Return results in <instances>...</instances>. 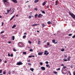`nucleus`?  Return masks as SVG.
Returning <instances> with one entry per match:
<instances>
[{
  "instance_id": "nucleus-1",
  "label": "nucleus",
  "mask_w": 75,
  "mask_h": 75,
  "mask_svg": "<svg viewBox=\"0 0 75 75\" xmlns=\"http://www.w3.org/2000/svg\"><path fill=\"white\" fill-rule=\"evenodd\" d=\"M69 14L73 18L75 19V15L74 14L72 13H71L70 12L69 13Z\"/></svg>"
},
{
  "instance_id": "nucleus-2",
  "label": "nucleus",
  "mask_w": 75,
  "mask_h": 75,
  "mask_svg": "<svg viewBox=\"0 0 75 75\" xmlns=\"http://www.w3.org/2000/svg\"><path fill=\"white\" fill-rule=\"evenodd\" d=\"M3 3H4V4L5 5H7L8 2L7 1V0H3Z\"/></svg>"
},
{
  "instance_id": "nucleus-3",
  "label": "nucleus",
  "mask_w": 75,
  "mask_h": 75,
  "mask_svg": "<svg viewBox=\"0 0 75 75\" xmlns=\"http://www.w3.org/2000/svg\"><path fill=\"white\" fill-rule=\"evenodd\" d=\"M23 64L22 62H19L17 63L16 65H20Z\"/></svg>"
},
{
  "instance_id": "nucleus-4",
  "label": "nucleus",
  "mask_w": 75,
  "mask_h": 75,
  "mask_svg": "<svg viewBox=\"0 0 75 75\" xmlns=\"http://www.w3.org/2000/svg\"><path fill=\"white\" fill-rule=\"evenodd\" d=\"M47 51L45 50V53H44V54H45L46 55H47L48 54H49V53L48 52H47Z\"/></svg>"
},
{
  "instance_id": "nucleus-5",
  "label": "nucleus",
  "mask_w": 75,
  "mask_h": 75,
  "mask_svg": "<svg viewBox=\"0 0 75 75\" xmlns=\"http://www.w3.org/2000/svg\"><path fill=\"white\" fill-rule=\"evenodd\" d=\"M43 15H42L41 14H39V15L38 16V17L40 18V17H41Z\"/></svg>"
},
{
  "instance_id": "nucleus-6",
  "label": "nucleus",
  "mask_w": 75,
  "mask_h": 75,
  "mask_svg": "<svg viewBox=\"0 0 75 75\" xmlns=\"http://www.w3.org/2000/svg\"><path fill=\"white\" fill-rule=\"evenodd\" d=\"M39 25V24H33V25H32V26L33 27V26H34L38 25Z\"/></svg>"
},
{
  "instance_id": "nucleus-7",
  "label": "nucleus",
  "mask_w": 75,
  "mask_h": 75,
  "mask_svg": "<svg viewBox=\"0 0 75 75\" xmlns=\"http://www.w3.org/2000/svg\"><path fill=\"white\" fill-rule=\"evenodd\" d=\"M43 53V52H39L38 53V54L39 55H42Z\"/></svg>"
},
{
  "instance_id": "nucleus-8",
  "label": "nucleus",
  "mask_w": 75,
  "mask_h": 75,
  "mask_svg": "<svg viewBox=\"0 0 75 75\" xmlns=\"http://www.w3.org/2000/svg\"><path fill=\"white\" fill-rule=\"evenodd\" d=\"M41 69L42 70H45V67H41Z\"/></svg>"
},
{
  "instance_id": "nucleus-9",
  "label": "nucleus",
  "mask_w": 75,
  "mask_h": 75,
  "mask_svg": "<svg viewBox=\"0 0 75 75\" xmlns=\"http://www.w3.org/2000/svg\"><path fill=\"white\" fill-rule=\"evenodd\" d=\"M12 1L16 3H17L18 2V1H17V0H12Z\"/></svg>"
},
{
  "instance_id": "nucleus-10",
  "label": "nucleus",
  "mask_w": 75,
  "mask_h": 75,
  "mask_svg": "<svg viewBox=\"0 0 75 75\" xmlns=\"http://www.w3.org/2000/svg\"><path fill=\"white\" fill-rule=\"evenodd\" d=\"M46 4V2L45 1H44V2H43V4H42V6H45Z\"/></svg>"
},
{
  "instance_id": "nucleus-11",
  "label": "nucleus",
  "mask_w": 75,
  "mask_h": 75,
  "mask_svg": "<svg viewBox=\"0 0 75 75\" xmlns=\"http://www.w3.org/2000/svg\"><path fill=\"white\" fill-rule=\"evenodd\" d=\"M16 27V25H14L12 27V28L13 29L14 28Z\"/></svg>"
},
{
  "instance_id": "nucleus-12",
  "label": "nucleus",
  "mask_w": 75,
  "mask_h": 75,
  "mask_svg": "<svg viewBox=\"0 0 75 75\" xmlns=\"http://www.w3.org/2000/svg\"><path fill=\"white\" fill-rule=\"evenodd\" d=\"M13 51L14 52H16L17 51V50L16 49V47H14L13 49Z\"/></svg>"
},
{
  "instance_id": "nucleus-13",
  "label": "nucleus",
  "mask_w": 75,
  "mask_h": 75,
  "mask_svg": "<svg viewBox=\"0 0 75 75\" xmlns=\"http://www.w3.org/2000/svg\"><path fill=\"white\" fill-rule=\"evenodd\" d=\"M15 17V15H14L10 19V21L12 19H13V18Z\"/></svg>"
},
{
  "instance_id": "nucleus-14",
  "label": "nucleus",
  "mask_w": 75,
  "mask_h": 75,
  "mask_svg": "<svg viewBox=\"0 0 75 75\" xmlns=\"http://www.w3.org/2000/svg\"><path fill=\"white\" fill-rule=\"evenodd\" d=\"M15 39V37H14V36H12V40H14Z\"/></svg>"
},
{
  "instance_id": "nucleus-15",
  "label": "nucleus",
  "mask_w": 75,
  "mask_h": 75,
  "mask_svg": "<svg viewBox=\"0 0 75 75\" xmlns=\"http://www.w3.org/2000/svg\"><path fill=\"white\" fill-rule=\"evenodd\" d=\"M30 70H31L32 71H33L34 70V69L33 68H31L30 69Z\"/></svg>"
},
{
  "instance_id": "nucleus-16",
  "label": "nucleus",
  "mask_w": 75,
  "mask_h": 75,
  "mask_svg": "<svg viewBox=\"0 0 75 75\" xmlns=\"http://www.w3.org/2000/svg\"><path fill=\"white\" fill-rule=\"evenodd\" d=\"M38 16V14H36L35 15V18H37V16Z\"/></svg>"
},
{
  "instance_id": "nucleus-17",
  "label": "nucleus",
  "mask_w": 75,
  "mask_h": 75,
  "mask_svg": "<svg viewBox=\"0 0 75 75\" xmlns=\"http://www.w3.org/2000/svg\"><path fill=\"white\" fill-rule=\"evenodd\" d=\"M63 60L64 61L66 62L67 61V59H64Z\"/></svg>"
},
{
  "instance_id": "nucleus-18",
  "label": "nucleus",
  "mask_w": 75,
  "mask_h": 75,
  "mask_svg": "<svg viewBox=\"0 0 75 75\" xmlns=\"http://www.w3.org/2000/svg\"><path fill=\"white\" fill-rule=\"evenodd\" d=\"M38 1L39 0H35V1H34V2L35 3H37Z\"/></svg>"
},
{
  "instance_id": "nucleus-19",
  "label": "nucleus",
  "mask_w": 75,
  "mask_h": 75,
  "mask_svg": "<svg viewBox=\"0 0 75 75\" xmlns=\"http://www.w3.org/2000/svg\"><path fill=\"white\" fill-rule=\"evenodd\" d=\"M64 49L63 48H62L61 50V51H62V52H63L64 51Z\"/></svg>"
},
{
  "instance_id": "nucleus-20",
  "label": "nucleus",
  "mask_w": 75,
  "mask_h": 75,
  "mask_svg": "<svg viewBox=\"0 0 75 75\" xmlns=\"http://www.w3.org/2000/svg\"><path fill=\"white\" fill-rule=\"evenodd\" d=\"M52 41L53 43H54L55 44H56L57 43H54V42H55V40H53Z\"/></svg>"
},
{
  "instance_id": "nucleus-21",
  "label": "nucleus",
  "mask_w": 75,
  "mask_h": 75,
  "mask_svg": "<svg viewBox=\"0 0 75 75\" xmlns=\"http://www.w3.org/2000/svg\"><path fill=\"white\" fill-rule=\"evenodd\" d=\"M27 54V53L25 52H23V54L24 55H25Z\"/></svg>"
},
{
  "instance_id": "nucleus-22",
  "label": "nucleus",
  "mask_w": 75,
  "mask_h": 75,
  "mask_svg": "<svg viewBox=\"0 0 75 75\" xmlns=\"http://www.w3.org/2000/svg\"><path fill=\"white\" fill-rule=\"evenodd\" d=\"M42 25L43 26V27H42V28L44 27H45V26H46V25H45V24H42Z\"/></svg>"
},
{
  "instance_id": "nucleus-23",
  "label": "nucleus",
  "mask_w": 75,
  "mask_h": 75,
  "mask_svg": "<svg viewBox=\"0 0 75 75\" xmlns=\"http://www.w3.org/2000/svg\"><path fill=\"white\" fill-rule=\"evenodd\" d=\"M25 38H26V35H24L23 36V39H25Z\"/></svg>"
},
{
  "instance_id": "nucleus-24",
  "label": "nucleus",
  "mask_w": 75,
  "mask_h": 75,
  "mask_svg": "<svg viewBox=\"0 0 75 75\" xmlns=\"http://www.w3.org/2000/svg\"><path fill=\"white\" fill-rule=\"evenodd\" d=\"M70 57H69L68 58H67V59H68V60H70Z\"/></svg>"
},
{
  "instance_id": "nucleus-25",
  "label": "nucleus",
  "mask_w": 75,
  "mask_h": 75,
  "mask_svg": "<svg viewBox=\"0 0 75 75\" xmlns=\"http://www.w3.org/2000/svg\"><path fill=\"white\" fill-rule=\"evenodd\" d=\"M41 11H42V13H43V14H45V12L44 11H42V10H41Z\"/></svg>"
},
{
  "instance_id": "nucleus-26",
  "label": "nucleus",
  "mask_w": 75,
  "mask_h": 75,
  "mask_svg": "<svg viewBox=\"0 0 75 75\" xmlns=\"http://www.w3.org/2000/svg\"><path fill=\"white\" fill-rule=\"evenodd\" d=\"M40 42H41L40 41H39L38 44V45H40Z\"/></svg>"
},
{
  "instance_id": "nucleus-27",
  "label": "nucleus",
  "mask_w": 75,
  "mask_h": 75,
  "mask_svg": "<svg viewBox=\"0 0 75 75\" xmlns=\"http://www.w3.org/2000/svg\"><path fill=\"white\" fill-rule=\"evenodd\" d=\"M6 71H4L3 73V74H6Z\"/></svg>"
},
{
  "instance_id": "nucleus-28",
  "label": "nucleus",
  "mask_w": 75,
  "mask_h": 75,
  "mask_svg": "<svg viewBox=\"0 0 75 75\" xmlns=\"http://www.w3.org/2000/svg\"><path fill=\"white\" fill-rule=\"evenodd\" d=\"M4 30H2V31L1 32V34L3 33H4Z\"/></svg>"
},
{
  "instance_id": "nucleus-29",
  "label": "nucleus",
  "mask_w": 75,
  "mask_h": 75,
  "mask_svg": "<svg viewBox=\"0 0 75 75\" xmlns=\"http://www.w3.org/2000/svg\"><path fill=\"white\" fill-rule=\"evenodd\" d=\"M28 65H30L31 66V64L30 63H28Z\"/></svg>"
},
{
  "instance_id": "nucleus-30",
  "label": "nucleus",
  "mask_w": 75,
  "mask_h": 75,
  "mask_svg": "<svg viewBox=\"0 0 75 75\" xmlns=\"http://www.w3.org/2000/svg\"><path fill=\"white\" fill-rule=\"evenodd\" d=\"M32 18V16H29L28 17V18H29V19H30L31 18Z\"/></svg>"
},
{
  "instance_id": "nucleus-31",
  "label": "nucleus",
  "mask_w": 75,
  "mask_h": 75,
  "mask_svg": "<svg viewBox=\"0 0 75 75\" xmlns=\"http://www.w3.org/2000/svg\"><path fill=\"white\" fill-rule=\"evenodd\" d=\"M28 42L29 43H30V44H31V41H30V40H29V41H28Z\"/></svg>"
},
{
  "instance_id": "nucleus-32",
  "label": "nucleus",
  "mask_w": 75,
  "mask_h": 75,
  "mask_svg": "<svg viewBox=\"0 0 75 75\" xmlns=\"http://www.w3.org/2000/svg\"><path fill=\"white\" fill-rule=\"evenodd\" d=\"M2 70H0V74L2 73Z\"/></svg>"
},
{
  "instance_id": "nucleus-33",
  "label": "nucleus",
  "mask_w": 75,
  "mask_h": 75,
  "mask_svg": "<svg viewBox=\"0 0 75 75\" xmlns=\"http://www.w3.org/2000/svg\"><path fill=\"white\" fill-rule=\"evenodd\" d=\"M47 23L48 24H51V22H50V21H48V22H47Z\"/></svg>"
},
{
  "instance_id": "nucleus-34",
  "label": "nucleus",
  "mask_w": 75,
  "mask_h": 75,
  "mask_svg": "<svg viewBox=\"0 0 75 75\" xmlns=\"http://www.w3.org/2000/svg\"><path fill=\"white\" fill-rule=\"evenodd\" d=\"M10 11H11V10H7V12L8 13H9V12H10Z\"/></svg>"
},
{
  "instance_id": "nucleus-35",
  "label": "nucleus",
  "mask_w": 75,
  "mask_h": 75,
  "mask_svg": "<svg viewBox=\"0 0 75 75\" xmlns=\"http://www.w3.org/2000/svg\"><path fill=\"white\" fill-rule=\"evenodd\" d=\"M47 45H49V46H50V44H49V42H47Z\"/></svg>"
},
{
  "instance_id": "nucleus-36",
  "label": "nucleus",
  "mask_w": 75,
  "mask_h": 75,
  "mask_svg": "<svg viewBox=\"0 0 75 75\" xmlns=\"http://www.w3.org/2000/svg\"><path fill=\"white\" fill-rule=\"evenodd\" d=\"M10 56L11 57H13V54H11L10 55Z\"/></svg>"
},
{
  "instance_id": "nucleus-37",
  "label": "nucleus",
  "mask_w": 75,
  "mask_h": 75,
  "mask_svg": "<svg viewBox=\"0 0 75 75\" xmlns=\"http://www.w3.org/2000/svg\"><path fill=\"white\" fill-rule=\"evenodd\" d=\"M4 24V23L2 22V25H1V26H3Z\"/></svg>"
},
{
  "instance_id": "nucleus-38",
  "label": "nucleus",
  "mask_w": 75,
  "mask_h": 75,
  "mask_svg": "<svg viewBox=\"0 0 75 75\" xmlns=\"http://www.w3.org/2000/svg\"><path fill=\"white\" fill-rule=\"evenodd\" d=\"M72 35V34H69L68 35H69V36H71Z\"/></svg>"
},
{
  "instance_id": "nucleus-39",
  "label": "nucleus",
  "mask_w": 75,
  "mask_h": 75,
  "mask_svg": "<svg viewBox=\"0 0 75 75\" xmlns=\"http://www.w3.org/2000/svg\"><path fill=\"white\" fill-rule=\"evenodd\" d=\"M40 65H43V63L42 62H40Z\"/></svg>"
},
{
  "instance_id": "nucleus-40",
  "label": "nucleus",
  "mask_w": 75,
  "mask_h": 75,
  "mask_svg": "<svg viewBox=\"0 0 75 75\" xmlns=\"http://www.w3.org/2000/svg\"><path fill=\"white\" fill-rule=\"evenodd\" d=\"M60 68H59L58 69H57V70L58 71V70H60Z\"/></svg>"
},
{
  "instance_id": "nucleus-41",
  "label": "nucleus",
  "mask_w": 75,
  "mask_h": 75,
  "mask_svg": "<svg viewBox=\"0 0 75 75\" xmlns=\"http://www.w3.org/2000/svg\"><path fill=\"white\" fill-rule=\"evenodd\" d=\"M29 51L30 52H32V51H33V50H32V49H31L30 50H29Z\"/></svg>"
},
{
  "instance_id": "nucleus-42",
  "label": "nucleus",
  "mask_w": 75,
  "mask_h": 75,
  "mask_svg": "<svg viewBox=\"0 0 75 75\" xmlns=\"http://www.w3.org/2000/svg\"><path fill=\"white\" fill-rule=\"evenodd\" d=\"M72 38H75V35H74V36H73L72 37Z\"/></svg>"
},
{
  "instance_id": "nucleus-43",
  "label": "nucleus",
  "mask_w": 75,
  "mask_h": 75,
  "mask_svg": "<svg viewBox=\"0 0 75 75\" xmlns=\"http://www.w3.org/2000/svg\"><path fill=\"white\" fill-rule=\"evenodd\" d=\"M69 75H71V72H70V71H69Z\"/></svg>"
},
{
  "instance_id": "nucleus-44",
  "label": "nucleus",
  "mask_w": 75,
  "mask_h": 75,
  "mask_svg": "<svg viewBox=\"0 0 75 75\" xmlns=\"http://www.w3.org/2000/svg\"><path fill=\"white\" fill-rule=\"evenodd\" d=\"M66 67H66V66H63V68H64V69H65V68H66Z\"/></svg>"
},
{
  "instance_id": "nucleus-45",
  "label": "nucleus",
  "mask_w": 75,
  "mask_h": 75,
  "mask_svg": "<svg viewBox=\"0 0 75 75\" xmlns=\"http://www.w3.org/2000/svg\"><path fill=\"white\" fill-rule=\"evenodd\" d=\"M11 43V41H8V43H9V44H10Z\"/></svg>"
},
{
  "instance_id": "nucleus-46",
  "label": "nucleus",
  "mask_w": 75,
  "mask_h": 75,
  "mask_svg": "<svg viewBox=\"0 0 75 75\" xmlns=\"http://www.w3.org/2000/svg\"><path fill=\"white\" fill-rule=\"evenodd\" d=\"M8 56H9V57H10V53H8Z\"/></svg>"
},
{
  "instance_id": "nucleus-47",
  "label": "nucleus",
  "mask_w": 75,
  "mask_h": 75,
  "mask_svg": "<svg viewBox=\"0 0 75 75\" xmlns=\"http://www.w3.org/2000/svg\"><path fill=\"white\" fill-rule=\"evenodd\" d=\"M46 66L47 67H49V65H48V64L46 65Z\"/></svg>"
},
{
  "instance_id": "nucleus-48",
  "label": "nucleus",
  "mask_w": 75,
  "mask_h": 75,
  "mask_svg": "<svg viewBox=\"0 0 75 75\" xmlns=\"http://www.w3.org/2000/svg\"><path fill=\"white\" fill-rule=\"evenodd\" d=\"M54 73L55 74H57V73L56 71L54 72Z\"/></svg>"
},
{
  "instance_id": "nucleus-49",
  "label": "nucleus",
  "mask_w": 75,
  "mask_h": 75,
  "mask_svg": "<svg viewBox=\"0 0 75 75\" xmlns=\"http://www.w3.org/2000/svg\"><path fill=\"white\" fill-rule=\"evenodd\" d=\"M45 63L47 64H48V62L47 61L45 62Z\"/></svg>"
},
{
  "instance_id": "nucleus-50",
  "label": "nucleus",
  "mask_w": 75,
  "mask_h": 75,
  "mask_svg": "<svg viewBox=\"0 0 75 75\" xmlns=\"http://www.w3.org/2000/svg\"><path fill=\"white\" fill-rule=\"evenodd\" d=\"M28 57L29 58H31V57H32V56H28Z\"/></svg>"
},
{
  "instance_id": "nucleus-51",
  "label": "nucleus",
  "mask_w": 75,
  "mask_h": 75,
  "mask_svg": "<svg viewBox=\"0 0 75 75\" xmlns=\"http://www.w3.org/2000/svg\"><path fill=\"white\" fill-rule=\"evenodd\" d=\"M74 75H75V71H74L73 72Z\"/></svg>"
},
{
  "instance_id": "nucleus-52",
  "label": "nucleus",
  "mask_w": 75,
  "mask_h": 75,
  "mask_svg": "<svg viewBox=\"0 0 75 75\" xmlns=\"http://www.w3.org/2000/svg\"><path fill=\"white\" fill-rule=\"evenodd\" d=\"M8 74H11V72H10V71H8Z\"/></svg>"
},
{
  "instance_id": "nucleus-53",
  "label": "nucleus",
  "mask_w": 75,
  "mask_h": 75,
  "mask_svg": "<svg viewBox=\"0 0 75 75\" xmlns=\"http://www.w3.org/2000/svg\"><path fill=\"white\" fill-rule=\"evenodd\" d=\"M2 61V59H0V62H1Z\"/></svg>"
},
{
  "instance_id": "nucleus-54",
  "label": "nucleus",
  "mask_w": 75,
  "mask_h": 75,
  "mask_svg": "<svg viewBox=\"0 0 75 75\" xmlns=\"http://www.w3.org/2000/svg\"><path fill=\"white\" fill-rule=\"evenodd\" d=\"M4 63H7V61H4Z\"/></svg>"
},
{
  "instance_id": "nucleus-55",
  "label": "nucleus",
  "mask_w": 75,
  "mask_h": 75,
  "mask_svg": "<svg viewBox=\"0 0 75 75\" xmlns=\"http://www.w3.org/2000/svg\"><path fill=\"white\" fill-rule=\"evenodd\" d=\"M35 10H36V11H37L38 10V9L37 8H35Z\"/></svg>"
},
{
  "instance_id": "nucleus-56",
  "label": "nucleus",
  "mask_w": 75,
  "mask_h": 75,
  "mask_svg": "<svg viewBox=\"0 0 75 75\" xmlns=\"http://www.w3.org/2000/svg\"><path fill=\"white\" fill-rule=\"evenodd\" d=\"M55 3H56L57 4V3H58L57 1H56V2H55Z\"/></svg>"
},
{
  "instance_id": "nucleus-57",
  "label": "nucleus",
  "mask_w": 75,
  "mask_h": 75,
  "mask_svg": "<svg viewBox=\"0 0 75 75\" xmlns=\"http://www.w3.org/2000/svg\"><path fill=\"white\" fill-rule=\"evenodd\" d=\"M14 10H15V9H14V10L13 11V12H12V13H13L14 12Z\"/></svg>"
},
{
  "instance_id": "nucleus-58",
  "label": "nucleus",
  "mask_w": 75,
  "mask_h": 75,
  "mask_svg": "<svg viewBox=\"0 0 75 75\" xmlns=\"http://www.w3.org/2000/svg\"><path fill=\"white\" fill-rule=\"evenodd\" d=\"M29 2V1H27L26 2V3H28Z\"/></svg>"
},
{
  "instance_id": "nucleus-59",
  "label": "nucleus",
  "mask_w": 75,
  "mask_h": 75,
  "mask_svg": "<svg viewBox=\"0 0 75 75\" xmlns=\"http://www.w3.org/2000/svg\"><path fill=\"white\" fill-rule=\"evenodd\" d=\"M64 56H65V57H67V56H66L65 55H64Z\"/></svg>"
},
{
  "instance_id": "nucleus-60",
  "label": "nucleus",
  "mask_w": 75,
  "mask_h": 75,
  "mask_svg": "<svg viewBox=\"0 0 75 75\" xmlns=\"http://www.w3.org/2000/svg\"><path fill=\"white\" fill-rule=\"evenodd\" d=\"M2 18V16H0V18Z\"/></svg>"
},
{
  "instance_id": "nucleus-61",
  "label": "nucleus",
  "mask_w": 75,
  "mask_h": 75,
  "mask_svg": "<svg viewBox=\"0 0 75 75\" xmlns=\"http://www.w3.org/2000/svg\"><path fill=\"white\" fill-rule=\"evenodd\" d=\"M28 7L29 8H30V5H29L28 6Z\"/></svg>"
},
{
  "instance_id": "nucleus-62",
  "label": "nucleus",
  "mask_w": 75,
  "mask_h": 75,
  "mask_svg": "<svg viewBox=\"0 0 75 75\" xmlns=\"http://www.w3.org/2000/svg\"><path fill=\"white\" fill-rule=\"evenodd\" d=\"M47 8H49V5H48L47 6Z\"/></svg>"
},
{
  "instance_id": "nucleus-63",
  "label": "nucleus",
  "mask_w": 75,
  "mask_h": 75,
  "mask_svg": "<svg viewBox=\"0 0 75 75\" xmlns=\"http://www.w3.org/2000/svg\"><path fill=\"white\" fill-rule=\"evenodd\" d=\"M37 31L38 33H39L40 32L38 30H37Z\"/></svg>"
},
{
  "instance_id": "nucleus-64",
  "label": "nucleus",
  "mask_w": 75,
  "mask_h": 75,
  "mask_svg": "<svg viewBox=\"0 0 75 75\" xmlns=\"http://www.w3.org/2000/svg\"><path fill=\"white\" fill-rule=\"evenodd\" d=\"M30 61H30V60H28V61H27L28 62H30Z\"/></svg>"
}]
</instances>
